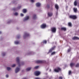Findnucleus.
<instances>
[{"label":"nucleus","mask_w":79,"mask_h":79,"mask_svg":"<svg viewBox=\"0 0 79 79\" xmlns=\"http://www.w3.org/2000/svg\"><path fill=\"white\" fill-rule=\"evenodd\" d=\"M69 18L70 19H76L77 18V16L76 15H70L69 16Z\"/></svg>","instance_id":"nucleus-1"},{"label":"nucleus","mask_w":79,"mask_h":79,"mask_svg":"<svg viewBox=\"0 0 79 79\" xmlns=\"http://www.w3.org/2000/svg\"><path fill=\"white\" fill-rule=\"evenodd\" d=\"M44 62H45V61L44 60H39L36 61V63H37L38 64H42V63H44Z\"/></svg>","instance_id":"nucleus-2"},{"label":"nucleus","mask_w":79,"mask_h":79,"mask_svg":"<svg viewBox=\"0 0 79 79\" xmlns=\"http://www.w3.org/2000/svg\"><path fill=\"white\" fill-rule=\"evenodd\" d=\"M54 71L55 72L58 73L59 71H61V69L59 67H57L56 69H55Z\"/></svg>","instance_id":"nucleus-3"},{"label":"nucleus","mask_w":79,"mask_h":79,"mask_svg":"<svg viewBox=\"0 0 79 79\" xmlns=\"http://www.w3.org/2000/svg\"><path fill=\"white\" fill-rule=\"evenodd\" d=\"M56 28L55 27H53L51 28V31L54 33H55L56 32Z\"/></svg>","instance_id":"nucleus-4"},{"label":"nucleus","mask_w":79,"mask_h":79,"mask_svg":"<svg viewBox=\"0 0 79 79\" xmlns=\"http://www.w3.org/2000/svg\"><path fill=\"white\" fill-rule=\"evenodd\" d=\"M34 73L36 76H39L40 74V72L39 71H36Z\"/></svg>","instance_id":"nucleus-5"},{"label":"nucleus","mask_w":79,"mask_h":79,"mask_svg":"<svg viewBox=\"0 0 79 79\" xmlns=\"http://www.w3.org/2000/svg\"><path fill=\"white\" fill-rule=\"evenodd\" d=\"M46 27L47 25L45 23H43L40 26V27L42 29H44V28H45Z\"/></svg>","instance_id":"nucleus-6"},{"label":"nucleus","mask_w":79,"mask_h":79,"mask_svg":"<svg viewBox=\"0 0 79 79\" xmlns=\"http://www.w3.org/2000/svg\"><path fill=\"white\" fill-rule=\"evenodd\" d=\"M28 36H29V34L26 32H25L24 33V35L23 36L24 39H25L26 37H28Z\"/></svg>","instance_id":"nucleus-7"},{"label":"nucleus","mask_w":79,"mask_h":79,"mask_svg":"<svg viewBox=\"0 0 79 79\" xmlns=\"http://www.w3.org/2000/svg\"><path fill=\"white\" fill-rule=\"evenodd\" d=\"M21 8V6H19L18 7H17V8H14L13 9V10H14V11H15V10H19V9H20Z\"/></svg>","instance_id":"nucleus-8"},{"label":"nucleus","mask_w":79,"mask_h":79,"mask_svg":"<svg viewBox=\"0 0 79 79\" xmlns=\"http://www.w3.org/2000/svg\"><path fill=\"white\" fill-rule=\"evenodd\" d=\"M48 15L49 17H51L53 16V13L52 12H49L48 13Z\"/></svg>","instance_id":"nucleus-9"},{"label":"nucleus","mask_w":79,"mask_h":79,"mask_svg":"<svg viewBox=\"0 0 79 79\" xmlns=\"http://www.w3.org/2000/svg\"><path fill=\"white\" fill-rule=\"evenodd\" d=\"M15 73H17L18 72H19V68L17 67V68L15 69Z\"/></svg>","instance_id":"nucleus-10"},{"label":"nucleus","mask_w":79,"mask_h":79,"mask_svg":"<svg viewBox=\"0 0 79 79\" xmlns=\"http://www.w3.org/2000/svg\"><path fill=\"white\" fill-rule=\"evenodd\" d=\"M16 61L18 63V64H19V57H17L16 58Z\"/></svg>","instance_id":"nucleus-11"},{"label":"nucleus","mask_w":79,"mask_h":79,"mask_svg":"<svg viewBox=\"0 0 79 79\" xmlns=\"http://www.w3.org/2000/svg\"><path fill=\"white\" fill-rule=\"evenodd\" d=\"M73 40H79V38L77 37H74L72 38Z\"/></svg>","instance_id":"nucleus-12"},{"label":"nucleus","mask_w":79,"mask_h":79,"mask_svg":"<svg viewBox=\"0 0 79 79\" xmlns=\"http://www.w3.org/2000/svg\"><path fill=\"white\" fill-rule=\"evenodd\" d=\"M75 65V63H71L70 64V66L71 68H72L73 66H74Z\"/></svg>","instance_id":"nucleus-13"},{"label":"nucleus","mask_w":79,"mask_h":79,"mask_svg":"<svg viewBox=\"0 0 79 79\" xmlns=\"http://www.w3.org/2000/svg\"><path fill=\"white\" fill-rule=\"evenodd\" d=\"M55 8L57 10H58L59 8V6H58V5L56 4L55 5Z\"/></svg>","instance_id":"nucleus-14"},{"label":"nucleus","mask_w":79,"mask_h":79,"mask_svg":"<svg viewBox=\"0 0 79 79\" xmlns=\"http://www.w3.org/2000/svg\"><path fill=\"white\" fill-rule=\"evenodd\" d=\"M29 17L28 16H27L25 19L24 21H27V20H28V19H29Z\"/></svg>","instance_id":"nucleus-15"},{"label":"nucleus","mask_w":79,"mask_h":79,"mask_svg":"<svg viewBox=\"0 0 79 79\" xmlns=\"http://www.w3.org/2000/svg\"><path fill=\"white\" fill-rule=\"evenodd\" d=\"M61 30L64 31H66V28L65 27H62L61 28Z\"/></svg>","instance_id":"nucleus-16"},{"label":"nucleus","mask_w":79,"mask_h":79,"mask_svg":"<svg viewBox=\"0 0 79 79\" xmlns=\"http://www.w3.org/2000/svg\"><path fill=\"white\" fill-rule=\"evenodd\" d=\"M77 0H76L74 2V5L75 6H77Z\"/></svg>","instance_id":"nucleus-17"},{"label":"nucleus","mask_w":79,"mask_h":79,"mask_svg":"<svg viewBox=\"0 0 79 79\" xmlns=\"http://www.w3.org/2000/svg\"><path fill=\"white\" fill-rule=\"evenodd\" d=\"M36 6H40V3L38 2L36 4Z\"/></svg>","instance_id":"nucleus-18"},{"label":"nucleus","mask_w":79,"mask_h":79,"mask_svg":"<svg viewBox=\"0 0 79 79\" xmlns=\"http://www.w3.org/2000/svg\"><path fill=\"white\" fill-rule=\"evenodd\" d=\"M23 13H26V12H27V10H26V9H23Z\"/></svg>","instance_id":"nucleus-19"},{"label":"nucleus","mask_w":79,"mask_h":79,"mask_svg":"<svg viewBox=\"0 0 79 79\" xmlns=\"http://www.w3.org/2000/svg\"><path fill=\"white\" fill-rule=\"evenodd\" d=\"M73 10H74V12H75V13H77V8H74Z\"/></svg>","instance_id":"nucleus-20"},{"label":"nucleus","mask_w":79,"mask_h":79,"mask_svg":"<svg viewBox=\"0 0 79 79\" xmlns=\"http://www.w3.org/2000/svg\"><path fill=\"white\" fill-rule=\"evenodd\" d=\"M31 69V67L28 68L26 69V71H30Z\"/></svg>","instance_id":"nucleus-21"},{"label":"nucleus","mask_w":79,"mask_h":79,"mask_svg":"<svg viewBox=\"0 0 79 79\" xmlns=\"http://www.w3.org/2000/svg\"><path fill=\"white\" fill-rule=\"evenodd\" d=\"M33 19H36L37 18V17H36V15H33Z\"/></svg>","instance_id":"nucleus-22"},{"label":"nucleus","mask_w":79,"mask_h":79,"mask_svg":"<svg viewBox=\"0 0 79 79\" xmlns=\"http://www.w3.org/2000/svg\"><path fill=\"white\" fill-rule=\"evenodd\" d=\"M15 44H19V41H15Z\"/></svg>","instance_id":"nucleus-23"},{"label":"nucleus","mask_w":79,"mask_h":79,"mask_svg":"<svg viewBox=\"0 0 79 79\" xmlns=\"http://www.w3.org/2000/svg\"><path fill=\"white\" fill-rule=\"evenodd\" d=\"M7 69L8 71H9V70H11V68L7 67Z\"/></svg>","instance_id":"nucleus-24"},{"label":"nucleus","mask_w":79,"mask_h":79,"mask_svg":"<svg viewBox=\"0 0 79 79\" xmlns=\"http://www.w3.org/2000/svg\"><path fill=\"white\" fill-rule=\"evenodd\" d=\"M68 25L69 26H70V27H71L72 25H71V23H68Z\"/></svg>","instance_id":"nucleus-25"},{"label":"nucleus","mask_w":79,"mask_h":79,"mask_svg":"<svg viewBox=\"0 0 79 79\" xmlns=\"http://www.w3.org/2000/svg\"><path fill=\"white\" fill-rule=\"evenodd\" d=\"M43 44H44V43L47 44V40H44L43 41Z\"/></svg>","instance_id":"nucleus-26"},{"label":"nucleus","mask_w":79,"mask_h":79,"mask_svg":"<svg viewBox=\"0 0 79 79\" xmlns=\"http://www.w3.org/2000/svg\"><path fill=\"white\" fill-rule=\"evenodd\" d=\"M52 51H53V50L51 49L49 50L48 53H51V52H52Z\"/></svg>","instance_id":"nucleus-27"},{"label":"nucleus","mask_w":79,"mask_h":79,"mask_svg":"<svg viewBox=\"0 0 79 79\" xmlns=\"http://www.w3.org/2000/svg\"><path fill=\"white\" fill-rule=\"evenodd\" d=\"M55 53H56V52H53L51 53V55H55Z\"/></svg>","instance_id":"nucleus-28"},{"label":"nucleus","mask_w":79,"mask_h":79,"mask_svg":"<svg viewBox=\"0 0 79 79\" xmlns=\"http://www.w3.org/2000/svg\"><path fill=\"white\" fill-rule=\"evenodd\" d=\"M55 46H54L51 49L52 50H53L55 48Z\"/></svg>","instance_id":"nucleus-29"},{"label":"nucleus","mask_w":79,"mask_h":79,"mask_svg":"<svg viewBox=\"0 0 79 79\" xmlns=\"http://www.w3.org/2000/svg\"><path fill=\"white\" fill-rule=\"evenodd\" d=\"M18 15V13L17 12H15L14 14V15H15V16H17V15Z\"/></svg>","instance_id":"nucleus-30"},{"label":"nucleus","mask_w":79,"mask_h":79,"mask_svg":"<svg viewBox=\"0 0 79 79\" xmlns=\"http://www.w3.org/2000/svg\"><path fill=\"white\" fill-rule=\"evenodd\" d=\"M79 67V64L77 63L76 65V67Z\"/></svg>","instance_id":"nucleus-31"},{"label":"nucleus","mask_w":79,"mask_h":79,"mask_svg":"<svg viewBox=\"0 0 79 79\" xmlns=\"http://www.w3.org/2000/svg\"><path fill=\"white\" fill-rule=\"evenodd\" d=\"M5 55H6L5 53H2V56H5Z\"/></svg>","instance_id":"nucleus-32"},{"label":"nucleus","mask_w":79,"mask_h":79,"mask_svg":"<svg viewBox=\"0 0 79 79\" xmlns=\"http://www.w3.org/2000/svg\"><path fill=\"white\" fill-rule=\"evenodd\" d=\"M16 66V64H13L12 65L11 67L13 68V67H15Z\"/></svg>","instance_id":"nucleus-33"},{"label":"nucleus","mask_w":79,"mask_h":79,"mask_svg":"<svg viewBox=\"0 0 79 79\" xmlns=\"http://www.w3.org/2000/svg\"><path fill=\"white\" fill-rule=\"evenodd\" d=\"M69 75H70V74H71V71H69Z\"/></svg>","instance_id":"nucleus-34"},{"label":"nucleus","mask_w":79,"mask_h":79,"mask_svg":"<svg viewBox=\"0 0 79 79\" xmlns=\"http://www.w3.org/2000/svg\"><path fill=\"white\" fill-rule=\"evenodd\" d=\"M38 68H39V66H36L34 68V69H37Z\"/></svg>","instance_id":"nucleus-35"},{"label":"nucleus","mask_w":79,"mask_h":79,"mask_svg":"<svg viewBox=\"0 0 79 79\" xmlns=\"http://www.w3.org/2000/svg\"><path fill=\"white\" fill-rule=\"evenodd\" d=\"M47 8H50V5H47Z\"/></svg>","instance_id":"nucleus-36"},{"label":"nucleus","mask_w":79,"mask_h":79,"mask_svg":"<svg viewBox=\"0 0 79 79\" xmlns=\"http://www.w3.org/2000/svg\"><path fill=\"white\" fill-rule=\"evenodd\" d=\"M59 79H63V77H60L59 78Z\"/></svg>","instance_id":"nucleus-37"},{"label":"nucleus","mask_w":79,"mask_h":79,"mask_svg":"<svg viewBox=\"0 0 79 79\" xmlns=\"http://www.w3.org/2000/svg\"><path fill=\"white\" fill-rule=\"evenodd\" d=\"M21 16H24V15H23V14L21 13Z\"/></svg>","instance_id":"nucleus-38"},{"label":"nucleus","mask_w":79,"mask_h":79,"mask_svg":"<svg viewBox=\"0 0 79 79\" xmlns=\"http://www.w3.org/2000/svg\"><path fill=\"white\" fill-rule=\"evenodd\" d=\"M6 77H8V75H6Z\"/></svg>","instance_id":"nucleus-39"},{"label":"nucleus","mask_w":79,"mask_h":79,"mask_svg":"<svg viewBox=\"0 0 79 79\" xmlns=\"http://www.w3.org/2000/svg\"><path fill=\"white\" fill-rule=\"evenodd\" d=\"M53 10V7L51 8V10Z\"/></svg>","instance_id":"nucleus-40"},{"label":"nucleus","mask_w":79,"mask_h":79,"mask_svg":"<svg viewBox=\"0 0 79 79\" xmlns=\"http://www.w3.org/2000/svg\"><path fill=\"white\" fill-rule=\"evenodd\" d=\"M31 2H34V0H31Z\"/></svg>","instance_id":"nucleus-41"},{"label":"nucleus","mask_w":79,"mask_h":79,"mask_svg":"<svg viewBox=\"0 0 79 79\" xmlns=\"http://www.w3.org/2000/svg\"><path fill=\"white\" fill-rule=\"evenodd\" d=\"M70 49H68V52H70Z\"/></svg>","instance_id":"nucleus-42"},{"label":"nucleus","mask_w":79,"mask_h":79,"mask_svg":"<svg viewBox=\"0 0 79 79\" xmlns=\"http://www.w3.org/2000/svg\"><path fill=\"white\" fill-rule=\"evenodd\" d=\"M19 37H20V36H18L17 37V39H19Z\"/></svg>","instance_id":"nucleus-43"},{"label":"nucleus","mask_w":79,"mask_h":79,"mask_svg":"<svg viewBox=\"0 0 79 79\" xmlns=\"http://www.w3.org/2000/svg\"><path fill=\"white\" fill-rule=\"evenodd\" d=\"M10 22H11V21H10L9 22H8V23H10Z\"/></svg>","instance_id":"nucleus-44"},{"label":"nucleus","mask_w":79,"mask_h":79,"mask_svg":"<svg viewBox=\"0 0 79 79\" xmlns=\"http://www.w3.org/2000/svg\"><path fill=\"white\" fill-rule=\"evenodd\" d=\"M2 34V32L0 31V34Z\"/></svg>","instance_id":"nucleus-45"}]
</instances>
